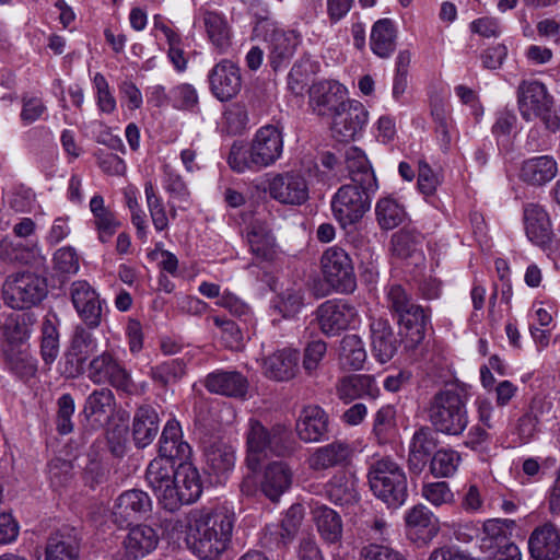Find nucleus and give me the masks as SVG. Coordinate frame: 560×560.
<instances>
[{
  "label": "nucleus",
  "instance_id": "obj_1",
  "mask_svg": "<svg viewBox=\"0 0 560 560\" xmlns=\"http://www.w3.org/2000/svg\"><path fill=\"white\" fill-rule=\"evenodd\" d=\"M234 527L233 514L223 510L196 509L188 515L187 545L201 560H214L226 548Z\"/></svg>",
  "mask_w": 560,
  "mask_h": 560
},
{
  "label": "nucleus",
  "instance_id": "obj_2",
  "mask_svg": "<svg viewBox=\"0 0 560 560\" xmlns=\"http://www.w3.org/2000/svg\"><path fill=\"white\" fill-rule=\"evenodd\" d=\"M299 445L291 429L283 423H275L270 428L259 420L249 419L246 432V466L257 471L269 455L276 457L292 456Z\"/></svg>",
  "mask_w": 560,
  "mask_h": 560
},
{
  "label": "nucleus",
  "instance_id": "obj_3",
  "mask_svg": "<svg viewBox=\"0 0 560 560\" xmlns=\"http://www.w3.org/2000/svg\"><path fill=\"white\" fill-rule=\"evenodd\" d=\"M429 419L434 429L448 435H459L468 424L466 390L451 385L440 389L429 405Z\"/></svg>",
  "mask_w": 560,
  "mask_h": 560
},
{
  "label": "nucleus",
  "instance_id": "obj_4",
  "mask_svg": "<svg viewBox=\"0 0 560 560\" xmlns=\"http://www.w3.org/2000/svg\"><path fill=\"white\" fill-rule=\"evenodd\" d=\"M386 302L389 312L410 340L415 343L421 342L430 323V308L418 304L412 292L401 284L389 285Z\"/></svg>",
  "mask_w": 560,
  "mask_h": 560
},
{
  "label": "nucleus",
  "instance_id": "obj_5",
  "mask_svg": "<svg viewBox=\"0 0 560 560\" xmlns=\"http://www.w3.org/2000/svg\"><path fill=\"white\" fill-rule=\"evenodd\" d=\"M373 494L388 508L401 506L408 497L407 476L401 466L390 457L374 460L368 470Z\"/></svg>",
  "mask_w": 560,
  "mask_h": 560
},
{
  "label": "nucleus",
  "instance_id": "obj_6",
  "mask_svg": "<svg viewBox=\"0 0 560 560\" xmlns=\"http://www.w3.org/2000/svg\"><path fill=\"white\" fill-rule=\"evenodd\" d=\"M517 105L524 120L540 119L551 132L560 129V118L555 109L553 97L542 82L523 80L517 88Z\"/></svg>",
  "mask_w": 560,
  "mask_h": 560
},
{
  "label": "nucleus",
  "instance_id": "obj_7",
  "mask_svg": "<svg viewBox=\"0 0 560 560\" xmlns=\"http://www.w3.org/2000/svg\"><path fill=\"white\" fill-rule=\"evenodd\" d=\"M48 294L47 279L32 271L9 275L2 284V299L13 310L38 305Z\"/></svg>",
  "mask_w": 560,
  "mask_h": 560
},
{
  "label": "nucleus",
  "instance_id": "obj_8",
  "mask_svg": "<svg viewBox=\"0 0 560 560\" xmlns=\"http://www.w3.org/2000/svg\"><path fill=\"white\" fill-rule=\"evenodd\" d=\"M320 271L325 282L339 293H352L357 288L352 258L337 245L326 248L322 254Z\"/></svg>",
  "mask_w": 560,
  "mask_h": 560
},
{
  "label": "nucleus",
  "instance_id": "obj_9",
  "mask_svg": "<svg viewBox=\"0 0 560 560\" xmlns=\"http://www.w3.org/2000/svg\"><path fill=\"white\" fill-rule=\"evenodd\" d=\"M375 190L357 184H346L337 190L331 200V209L341 226L354 224L363 218L371 207L370 195Z\"/></svg>",
  "mask_w": 560,
  "mask_h": 560
},
{
  "label": "nucleus",
  "instance_id": "obj_10",
  "mask_svg": "<svg viewBox=\"0 0 560 560\" xmlns=\"http://www.w3.org/2000/svg\"><path fill=\"white\" fill-rule=\"evenodd\" d=\"M88 378L96 384H108L118 390L130 392L133 382L124 364L110 352L94 357L86 369Z\"/></svg>",
  "mask_w": 560,
  "mask_h": 560
},
{
  "label": "nucleus",
  "instance_id": "obj_11",
  "mask_svg": "<svg viewBox=\"0 0 560 560\" xmlns=\"http://www.w3.org/2000/svg\"><path fill=\"white\" fill-rule=\"evenodd\" d=\"M368 120L365 106L359 101L347 100L331 116V135L337 141L349 142L362 133Z\"/></svg>",
  "mask_w": 560,
  "mask_h": 560
},
{
  "label": "nucleus",
  "instance_id": "obj_12",
  "mask_svg": "<svg viewBox=\"0 0 560 560\" xmlns=\"http://www.w3.org/2000/svg\"><path fill=\"white\" fill-rule=\"evenodd\" d=\"M97 351V342L90 328L78 325L74 328L70 348L65 355L62 374L74 378L84 373V364Z\"/></svg>",
  "mask_w": 560,
  "mask_h": 560
},
{
  "label": "nucleus",
  "instance_id": "obj_13",
  "mask_svg": "<svg viewBox=\"0 0 560 560\" xmlns=\"http://www.w3.org/2000/svg\"><path fill=\"white\" fill-rule=\"evenodd\" d=\"M270 197L284 205H302L308 199V184L298 172L276 174L268 182Z\"/></svg>",
  "mask_w": 560,
  "mask_h": 560
},
{
  "label": "nucleus",
  "instance_id": "obj_14",
  "mask_svg": "<svg viewBox=\"0 0 560 560\" xmlns=\"http://www.w3.org/2000/svg\"><path fill=\"white\" fill-rule=\"evenodd\" d=\"M358 316L355 307L347 302L329 300L316 310V319L320 331L328 336H337L346 330Z\"/></svg>",
  "mask_w": 560,
  "mask_h": 560
},
{
  "label": "nucleus",
  "instance_id": "obj_15",
  "mask_svg": "<svg viewBox=\"0 0 560 560\" xmlns=\"http://www.w3.org/2000/svg\"><path fill=\"white\" fill-rule=\"evenodd\" d=\"M354 447L343 440L317 447L307 458V466L313 471H324L332 468H346L351 465Z\"/></svg>",
  "mask_w": 560,
  "mask_h": 560
},
{
  "label": "nucleus",
  "instance_id": "obj_16",
  "mask_svg": "<svg viewBox=\"0 0 560 560\" xmlns=\"http://www.w3.org/2000/svg\"><path fill=\"white\" fill-rule=\"evenodd\" d=\"M151 509L149 495L138 489L122 492L116 500L112 518L120 528L129 527L143 517Z\"/></svg>",
  "mask_w": 560,
  "mask_h": 560
},
{
  "label": "nucleus",
  "instance_id": "obj_17",
  "mask_svg": "<svg viewBox=\"0 0 560 560\" xmlns=\"http://www.w3.org/2000/svg\"><path fill=\"white\" fill-rule=\"evenodd\" d=\"M70 296L88 328H97L102 319V304L97 292L86 281L78 280L71 284Z\"/></svg>",
  "mask_w": 560,
  "mask_h": 560
},
{
  "label": "nucleus",
  "instance_id": "obj_18",
  "mask_svg": "<svg viewBox=\"0 0 560 560\" xmlns=\"http://www.w3.org/2000/svg\"><path fill=\"white\" fill-rule=\"evenodd\" d=\"M208 79L212 94L221 102H228L235 97L242 88L240 68L226 59L211 69Z\"/></svg>",
  "mask_w": 560,
  "mask_h": 560
},
{
  "label": "nucleus",
  "instance_id": "obj_19",
  "mask_svg": "<svg viewBox=\"0 0 560 560\" xmlns=\"http://www.w3.org/2000/svg\"><path fill=\"white\" fill-rule=\"evenodd\" d=\"M310 106L318 116H332L345 100V90L341 84L334 81H320L308 89Z\"/></svg>",
  "mask_w": 560,
  "mask_h": 560
},
{
  "label": "nucleus",
  "instance_id": "obj_20",
  "mask_svg": "<svg viewBox=\"0 0 560 560\" xmlns=\"http://www.w3.org/2000/svg\"><path fill=\"white\" fill-rule=\"evenodd\" d=\"M528 550L534 560H558L560 529L551 522L537 526L529 535Z\"/></svg>",
  "mask_w": 560,
  "mask_h": 560
},
{
  "label": "nucleus",
  "instance_id": "obj_21",
  "mask_svg": "<svg viewBox=\"0 0 560 560\" xmlns=\"http://www.w3.org/2000/svg\"><path fill=\"white\" fill-rule=\"evenodd\" d=\"M524 225L526 235L533 244L542 249L550 248L553 232L549 215L541 206L536 203L525 206Z\"/></svg>",
  "mask_w": 560,
  "mask_h": 560
},
{
  "label": "nucleus",
  "instance_id": "obj_22",
  "mask_svg": "<svg viewBox=\"0 0 560 560\" xmlns=\"http://www.w3.org/2000/svg\"><path fill=\"white\" fill-rule=\"evenodd\" d=\"M329 417L319 406L304 407L296 420L295 431L305 443L320 442L328 433Z\"/></svg>",
  "mask_w": 560,
  "mask_h": 560
},
{
  "label": "nucleus",
  "instance_id": "obj_23",
  "mask_svg": "<svg viewBox=\"0 0 560 560\" xmlns=\"http://www.w3.org/2000/svg\"><path fill=\"white\" fill-rule=\"evenodd\" d=\"M250 143L262 168L273 165L282 155L283 137L276 126L259 128Z\"/></svg>",
  "mask_w": 560,
  "mask_h": 560
},
{
  "label": "nucleus",
  "instance_id": "obj_24",
  "mask_svg": "<svg viewBox=\"0 0 560 560\" xmlns=\"http://www.w3.org/2000/svg\"><path fill=\"white\" fill-rule=\"evenodd\" d=\"M336 394L345 404L357 399H376L380 388L375 377L369 374H351L341 377L336 384Z\"/></svg>",
  "mask_w": 560,
  "mask_h": 560
},
{
  "label": "nucleus",
  "instance_id": "obj_25",
  "mask_svg": "<svg viewBox=\"0 0 560 560\" xmlns=\"http://www.w3.org/2000/svg\"><path fill=\"white\" fill-rule=\"evenodd\" d=\"M80 544V532L63 526L49 536L45 549L46 560H79Z\"/></svg>",
  "mask_w": 560,
  "mask_h": 560
},
{
  "label": "nucleus",
  "instance_id": "obj_26",
  "mask_svg": "<svg viewBox=\"0 0 560 560\" xmlns=\"http://www.w3.org/2000/svg\"><path fill=\"white\" fill-rule=\"evenodd\" d=\"M372 353L381 363L393 359L399 347L392 325L385 318H372L370 324Z\"/></svg>",
  "mask_w": 560,
  "mask_h": 560
},
{
  "label": "nucleus",
  "instance_id": "obj_27",
  "mask_svg": "<svg viewBox=\"0 0 560 560\" xmlns=\"http://www.w3.org/2000/svg\"><path fill=\"white\" fill-rule=\"evenodd\" d=\"M191 448L183 440L182 428L175 419L168 420L162 431L159 447V457L178 463L187 462L190 457Z\"/></svg>",
  "mask_w": 560,
  "mask_h": 560
},
{
  "label": "nucleus",
  "instance_id": "obj_28",
  "mask_svg": "<svg viewBox=\"0 0 560 560\" xmlns=\"http://www.w3.org/2000/svg\"><path fill=\"white\" fill-rule=\"evenodd\" d=\"M206 388L219 395L242 398L248 390L247 378L237 371H215L205 381Z\"/></svg>",
  "mask_w": 560,
  "mask_h": 560
},
{
  "label": "nucleus",
  "instance_id": "obj_29",
  "mask_svg": "<svg viewBox=\"0 0 560 560\" xmlns=\"http://www.w3.org/2000/svg\"><path fill=\"white\" fill-rule=\"evenodd\" d=\"M292 477L293 474L288 464L272 462L264 470L260 490L269 500L276 502L290 488Z\"/></svg>",
  "mask_w": 560,
  "mask_h": 560
},
{
  "label": "nucleus",
  "instance_id": "obj_30",
  "mask_svg": "<svg viewBox=\"0 0 560 560\" xmlns=\"http://www.w3.org/2000/svg\"><path fill=\"white\" fill-rule=\"evenodd\" d=\"M436 448V440L429 427H421L411 439L408 454V468L419 475L425 467L429 457Z\"/></svg>",
  "mask_w": 560,
  "mask_h": 560
},
{
  "label": "nucleus",
  "instance_id": "obj_31",
  "mask_svg": "<svg viewBox=\"0 0 560 560\" xmlns=\"http://www.w3.org/2000/svg\"><path fill=\"white\" fill-rule=\"evenodd\" d=\"M345 163L351 184L365 189H376L377 182L365 153L358 147H350L345 153Z\"/></svg>",
  "mask_w": 560,
  "mask_h": 560
},
{
  "label": "nucleus",
  "instance_id": "obj_32",
  "mask_svg": "<svg viewBox=\"0 0 560 560\" xmlns=\"http://www.w3.org/2000/svg\"><path fill=\"white\" fill-rule=\"evenodd\" d=\"M160 430L159 415L150 406L139 407L132 420V440L138 448H144L156 438Z\"/></svg>",
  "mask_w": 560,
  "mask_h": 560
},
{
  "label": "nucleus",
  "instance_id": "obj_33",
  "mask_svg": "<svg viewBox=\"0 0 560 560\" xmlns=\"http://www.w3.org/2000/svg\"><path fill=\"white\" fill-rule=\"evenodd\" d=\"M299 361L300 354L296 350H279L265 359V374L267 377L278 382L289 381L295 376Z\"/></svg>",
  "mask_w": 560,
  "mask_h": 560
},
{
  "label": "nucleus",
  "instance_id": "obj_34",
  "mask_svg": "<svg viewBox=\"0 0 560 560\" xmlns=\"http://www.w3.org/2000/svg\"><path fill=\"white\" fill-rule=\"evenodd\" d=\"M557 174V161L550 155H540L523 162L520 177L529 185L542 186L551 182Z\"/></svg>",
  "mask_w": 560,
  "mask_h": 560
},
{
  "label": "nucleus",
  "instance_id": "obj_35",
  "mask_svg": "<svg viewBox=\"0 0 560 560\" xmlns=\"http://www.w3.org/2000/svg\"><path fill=\"white\" fill-rule=\"evenodd\" d=\"M159 544V535L154 528L145 524L129 526L124 540L128 553L135 558H142L153 551Z\"/></svg>",
  "mask_w": 560,
  "mask_h": 560
},
{
  "label": "nucleus",
  "instance_id": "obj_36",
  "mask_svg": "<svg viewBox=\"0 0 560 560\" xmlns=\"http://www.w3.org/2000/svg\"><path fill=\"white\" fill-rule=\"evenodd\" d=\"M299 45L294 32L275 31L269 39V62L275 71L290 62Z\"/></svg>",
  "mask_w": 560,
  "mask_h": 560
},
{
  "label": "nucleus",
  "instance_id": "obj_37",
  "mask_svg": "<svg viewBox=\"0 0 560 560\" xmlns=\"http://www.w3.org/2000/svg\"><path fill=\"white\" fill-rule=\"evenodd\" d=\"M249 249L260 260H272L276 255V240L265 223L253 222L246 229Z\"/></svg>",
  "mask_w": 560,
  "mask_h": 560
},
{
  "label": "nucleus",
  "instance_id": "obj_38",
  "mask_svg": "<svg viewBox=\"0 0 560 560\" xmlns=\"http://www.w3.org/2000/svg\"><path fill=\"white\" fill-rule=\"evenodd\" d=\"M90 210L94 217V225L102 243L108 242L120 226L116 214L105 206L104 198L95 195L90 201Z\"/></svg>",
  "mask_w": 560,
  "mask_h": 560
},
{
  "label": "nucleus",
  "instance_id": "obj_39",
  "mask_svg": "<svg viewBox=\"0 0 560 560\" xmlns=\"http://www.w3.org/2000/svg\"><path fill=\"white\" fill-rule=\"evenodd\" d=\"M330 502L340 506H352L359 501L355 485L345 472H338L325 486Z\"/></svg>",
  "mask_w": 560,
  "mask_h": 560
},
{
  "label": "nucleus",
  "instance_id": "obj_40",
  "mask_svg": "<svg viewBox=\"0 0 560 560\" xmlns=\"http://www.w3.org/2000/svg\"><path fill=\"white\" fill-rule=\"evenodd\" d=\"M397 31L392 20L376 21L371 31V49L381 58H387L396 48Z\"/></svg>",
  "mask_w": 560,
  "mask_h": 560
},
{
  "label": "nucleus",
  "instance_id": "obj_41",
  "mask_svg": "<svg viewBox=\"0 0 560 560\" xmlns=\"http://www.w3.org/2000/svg\"><path fill=\"white\" fill-rule=\"evenodd\" d=\"M409 529L422 533L423 544H428L439 533V521L434 514L423 504H417L408 511L405 517Z\"/></svg>",
  "mask_w": 560,
  "mask_h": 560
},
{
  "label": "nucleus",
  "instance_id": "obj_42",
  "mask_svg": "<svg viewBox=\"0 0 560 560\" xmlns=\"http://www.w3.org/2000/svg\"><path fill=\"white\" fill-rule=\"evenodd\" d=\"M314 520L322 539L327 544H337L342 537V521L332 509L322 505L314 510Z\"/></svg>",
  "mask_w": 560,
  "mask_h": 560
},
{
  "label": "nucleus",
  "instance_id": "obj_43",
  "mask_svg": "<svg viewBox=\"0 0 560 560\" xmlns=\"http://www.w3.org/2000/svg\"><path fill=\"white\" fill-rule=\"evenodd\" d=\"M175 482L183 492L185 500L195 502L202 493V481L198 469L189 462L178 463Z\"/></svg>",
  "mask_w": 560,
  "mask_h": 560
},
{
  "label": "nucleus",
  "instance_id": "obj_44",
  "mask_svg": "<svg viewBox=\"0 0 560 560\" xmlns=\"http://www.w3.org/2000/svg\"><path fill=\"white\" fill-rule=\"evenodd\" d=\"M303 518L304 511L301 504H294L287 511L280 525L275 532L270 533V538L273 537L278 548H285L293 541L301 527Z\"/></svg>",
  "mask_w": 560,
  "mask_h": 560
},
{
  "label": "nucleus",
  "instance_id": "obj_45",
  "mask_svg": "<svg viewBox=\"0 0 560 560\" xmlns=\"http://www.w3.org/2000/svg\"><path fill=\"white\" fill-rule=\"evenodd\" d=\"M203 25L212 45L224 52L231 46V30L226 20L219 13L206 11L203 13Z\"/></svg>",
  "mask_w": 560,
  "mask_h": 560
},
{
  "label": "nucleus",
  "instance_id": "obj_46",
  "mask_svg": "<svg viewBox=\"0 0 560 560\" xmlns=\"http://www.w3.org/2000/svg\"><path fill=\"white\" fill-rule=\"evenodd\" d=\"M228 164L233 172L240 174L247 171L258 172L262 170L256 152L253 151L252 143L245 145L238 141L233 142L230 148Z\"/></svg>",
  "mask_w": 560,
  "mask_h": 560
},
{
  "label": "nucleus",
  "instance_id": "obj_47",
  "mask_svg": "<svg viewBox=\"0 0 560 560\" xmlns=\"http://www.w3.org/2000/svg\"><path fill=\"white\" fill-rule=\"evenodd\" d=\"M339 359L343 366L358 371L363 368L366 351L358 335H346L340 341Z\"/></svg>",
  "mask_w": 560,
  "mask_h": 560
},
{
  "label": "nucleus",
  "instance_id": "obj_48",
  "mask_svg": "<svg viewBox=\"0 0 560 560\" xmlns=\"http://www.w3.org/2000/svg\"><path fill=\"white\" fill-rule=\"evenodd\" d=\"M4 358L8 369L22 380H28L36 374V361L30 354L27 349L7 348Z\"/></svg>",
  "mask_w": 560,
  "mask_h": 560
},
{
  "label": "nucleus",
  "instance_id": "obj_49",
  "mask_svg": "<svg viewBox=\"0 0 560 560\" xmlns=\"http://www.w3.org/2000/svg\"><path fill=\"white\" fill-rule=\"evenodd\" d=\"M115 405V396L109 388L102 387L92 392L84 404L83 413L89 419L96 417L101 420L102 417L112 412Z\"/></svg>",
  "mask_w": 560,
  "mask_h": 560
},
{
  "label": "nucleus",
  "instance_id": "obj_50",
  "mask_svg": "<svg viewBox=\"0 0 560 560\" xmlns=\"http://www.w3.org/2000/svg\"><path fill=\"white\" fill-rule=\"evenodd\" d=\"M185 374V364L180 360L172 359L151 368L150 376L154 384L162 388L177 383Z\"/></svg>",
  "mask_w": 560,
  "mask_h": 560
},
{
  "label": "nucleus",
  "instance_id": "obj_51",
  "mask_svg": "<svg viewBox=\"0 0 560 560\" xmlns=\"http://www.w3.org/2000/svg\"><path fill=\"white\" fill-rule=\"evenodd\" d=\"M396 429V409L393 405L381 407L373 419L372 434L378 444H386Z\"/></svg>",
  "mask_w": 560,
  "mask_h": 560
},
{
  "label": "nucleus",
  "instance_id": "obj_52",
  "mask_svg": "<svg viewBox=\"0 0 560 560\" xmlns=\"http://www.w3.org/2000/svg\"><path fill=\"white\" fill-rule=\"evenodd\" d=\"M423 242V236L416 230L402 229L393 234L392 252L401 259L411 257Z\"/></svg>",
  "mask_w": 560,
  "mask_h": 560
},
{
  "label": "nucleus",
  "instance_id": "obj_53",
  "mask_svg": "<svg viewBox=\"0 0 560 560\" xmlns=\"http://www.w3.org/2000/svg\"><path fill=\"white\" fill-rule=\"evenodd\" d=\"M376 220L383 230H393L402 223L405 209L392 198H383L376 203Z\"/></svg>",
  "mask_w": 560,
  "mask_h": 560
},
{
  "label": "nucleus",
  "instance_id": "obj_54",
  "mask_svg": "<svg viewBox=\"0 0 560 560\" xmlns=\"http://www.w3.org/2000/svg\"><path fill=\"white\" fill-rule=\"evenodd\" d=\"M175 463L170 459L156 457L150 462L145 479L150 487L154 490L161 489L162 486L175 482Z\"/></svg>",
  "mask_w": 560,
  "mask_h": 560
},
{
  "label": "nucleus",
  "instance_id": "obj_55",
  "mask_svg": "<svg viewBox=\"0 0 560 560\" xmlns=\"http://www.w3.org/2000/svg\"><path fill=\"white\" fill-rule=\"evenodd\" d=\"M208 466L217 474L231 470L235 464V452L226 444H213L206 452Z\"/></svg>",
  "mask_w": 560,
  "mask_h": 560
},
{
  "label": "nucleus",
  "instance_id": "obj_56",
  "mask_svg": "<svg viewBox=\"0 0 560 560\" xmlns=\"http://www.w3.org/2000/svg\"><path fill=\"white\" fill-rule=\"evenodd\" d=\"M459 463V455L452 450L436 451L430 462V471L435 478H447L454 475Z\"/></svg>",
  "mask_w": 560,
  "mask_h": 560
},
{
  "label": "nucleus",
  "instance_id": "obj_57",
  "mask_svg": "<svg viewBox=\"0 0 560 560\" xmlns=\"http://www.w3.org/2000/svg\"><path fill=\"white\" fill-rule=\"evenodd\" d=\"M59 353V332L50 319L42 324L40 354L46 364H51Z\"/></svg>",
  "mask_w": 560,
  "mask_h": 560
},
{
  "label": "nucleus",
  "instance_id": "obj_58",
  "mask_svg": "<svg viewBox=\"0 0 560 560\" xmlns=\"http://www.w3.org/2000/svg\"><path fill=\"white\" fill-rule=\"evenodd\" d=\"M421 494L434 506L450 504L454 501V493L446 481L424 483L421 489Z\"/></svg>",
  "mask_w": 560,
  "mask_h": 560
},
{
  "label": "nucleus",
  "instance_id": "obj_59",
  "mask_svg": "<svg viewBox=\"0 0 560 560\" xmlns=\"http://www.w3.org/2000/svg\"><path fill=\"white\" fill-rule=\"evenodd\" d=\"M213 324L221 329V338L226 348L240 350L243 348V334L235 322L221 316L212 317Z\"/></svg>",
  "mask_w": 560,
  "mask_h": 560
},
{
  "label": "nucleus",
  "instance_id": "obj_60",
  "mask_svg": "<svg viewBox=\"0 0 560 560\" xmlns=\"http://www.w3.org/2000/svg\"><path fill=\"white\" fill-rule=\"evenodd\" d=\"M302 306V292L299 290H287L278 296L275 310L278 311L283 318H292L301 311Z\"/></svg>",
  "mask_w": 560,
  "mask_h": 560
},
{
  "label": "nucleus",
  "instance_id": "obj_61",
  "mask_svg": "<svg viewBox=\"0 0 560 560\" xmlns=\"http://www.w3.org/2000/svg\"><path fill=\"white\" fill-rule=\"evenodd\" d=\"M160 504L170 512L178 510L183 504H190L188 500L183 497L182 490L177 487L176 482H170L154 490Z\"/></svg>",
  "mask_w": 560,
  "mask_h": 560
},
{
  "label": "nucleus",
  "instance_id": "obj_62",
  "mask_svg": "<svg viewBox=\"0 0 560 560\" xmlns=\"http://www.w3.org/2000/svg\"><path fill=\"white\" fill-rule=\"evenodd\" d=\"M58 411L56 418L57 431L60 434H68L73 430L72 416L74 412V400L70 394H63L59 397Z\"/></svg>",
  "mask_w": 560,
  "mask_h": 560
},
{
  "label": "nucleus",
  "instance_id": "obj_63",
  "mask_svg": "<svg viewBox=\"0 0 560 560\" xmlns=\"http://www.w3.org/2000/svg\"><path fill=\"white\" fill-rule=\"evenodd\" d=\"M166 179H165V189L170 194L172 199L178 200L183 202L184 206L180 207L183 210L187 209L190 199L189 189L182 178V176L167 167L165 168Z\"/></svg>",
  "mask_w": 560,
  "mask_h": 560
},
{
  "label": "nucleus",
  "instance_id": "obj_64",
  "mask_svg": "<svg viewBox=\"0 0 560 560\" xmlns=\"http://www.w3.org/2000/svg\"><path fill=\"white\" fill-rule=\"evenodd\" d=\"M359 560H407L398 551L394 550L390 547L370 544L364 546L360 550V559Z\"/></svg>",
  "mask_w": 560,
  "mask_h": 560
}]
</instances>
